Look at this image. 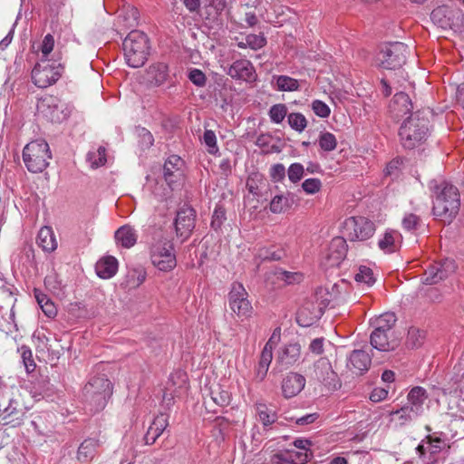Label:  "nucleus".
Returning a JSON list of instances; mask_svg holds the SVG:
<instances>
[{
	"instance_id": "nucleus-61",
	"label": "nucleus",
	"mask_w": 464,
	"mask_h": 464,
	"mask_svg": "<svg viewBox=\"0 0 464 464\" xmlns=\"http://www.w3.org/2000/svg\"><path fill=\"white\" fill-rule=\"evenodd\" d=\"M22 359L27 372H31L35 368V363L32 358V352L29 349H23Z\"/></svg>"
},
{
	"instance_id": "nucleus-24",
	"label": "nucleus",
	"mask_w": 464,
	"mask_h": 464,
	"mask_svg": "<svg viewBox=\"0 0 464 464\" xmlns=\"http://www.w3.org/2000/svg\"><path fill=\"white\" fill-rule=\"evenodd\" d=\"M413 106L409 95L405 92H397L391 103L390 111L393 114L394 118H401L412 110Z\"/></svg>"
},
{
	"instance_id": "nucleus-57",
	"label": "nucleus",
	"mask_w": 464,
	"mask_h": 464,
	"mask_svg": "<svg viewBox=\"0 0 464 464\" xmlns=\"http://www.w3.org/2000/svg\"><path fill=\"white\" fill-rule=\"evenodd\" d=\"M54 46V39L53 36L50 34H46L41 44V53L43 55L42 59H47L48 55L53 50Z\"/></svg>"
},
{
	"instance_id": "nucleus-59",
	"label": "nucleus",
	"mask_w": 464,
	"mask_h": 464,
	"mask_svg": "<svg viewBox=\"0 0 464 464\" xmlns=\"http://www.w3.org/2000/svg\"><path fill=\"white\" fill-rule=\"evenodd\" d=\"M324 337L313 339L308 346L309 352L315 355L322 354L324 353Z\"/></svg>"
},
{
	"instance_id": "nucleus-53",
	"label": "nucleus",
	"mask_w": 464,
	"mask_h": 464,
	"mask_svg": "<svg viewBox=\"0 0 464 464\" xmlns=\"http://www.w3.org/2000/svg\"><path fill=\"white\" fill-rule=\"evenodd\" d=\"M304 172V166L300 163H293L288 168L287 175L288 179L293 182L296 183L303 178Z\"/></svg>"
},
{
	"instance_id": "nucleus-21",
	"label": "nucleus",
	"mask_w": 464,
	"mask_h": 464,
	"mask_svg": "<svg viewBox=\"0 0 464 464\" xmlns=\"http://www.w3.org/2000/svg\"><path fill=\"white\" fill-rule=\"evenodd\" d=\"M347 253V244L343 237H337L332 239L326 259L330 266H337L344 259Z\"/></svg>"
},
{
	"instance_id": "nucleus-13",
	"label": "nucleus",
	"mask_w": 464,
	"mask_h": 464,
	"mask_svg": "<svg viewBox=\"0 0 464 464\" xmlns=\"http://www.w3.org/2000/svg\"><path fill=\"white\" fill-rule=\"evenodd\" d=\"M312 377L329 390H336L340 387L338 376L326 357H321L314 363Z\"/></svg>"
},
{
	"instance_id": "nucleus-33",
	"label": "nucleus",
	"mask_w": 464,
	"mask_h": 464,
	"mask_svg": "<svg viewBox=\"0 0 464 464\" xmlns=\"http://www.w3.org/2000/svg\"><path fill=\"white\" fill-rule=\"evenodd\" d=\"M273 359V349L270 344H265L259 358L258 364L256 368V379L262 382L267 373L270 363Z\"/></svg>"
},
{
	"instance_id": "nucleus-37",
	"label": "nucleus",
	"mask_w": 464,
	"mask_h": 464,
	"mask_svg": "<svg viewBox=\"0 0 464 464\" xmlns=\"http://www.w3.org/2000/svg\"><path fill=\"white\" fill-rule=\"evenodd\" d=\"M139 11L131 5L123 6L118 14V23L126 28H131L138 25Z\"/></svg>"
},
{
	"instance_id": "nucleus-11",
	"label": "nucleus",
	"mask_w": 464,
	"mask_h": 464,
	"mask_svg": "<svg viewBox=\"0 0 464 464\" xmlns=\"http://www.w3.org/2000/svg\"><path fill=\"white\" fill-rule=\"evenodd\" d=\"M64 106L57 97L45 95L38 100L37 111L49 121L61 122L68 117Z\"/></svg>"
},
{
	"instance_id": "nucleus-9",
	"label": "nucleus",
	"mask_w": 464,
	"mask_h": 464,
	"mask_svg": "<svg viewBox=\"0 0 464 464\" xmlns=\"http://www.w3.org/2000/svg\"><path fill=\"white\" fill-rule=\"evenodd\" d=\"M150 259L154 266L160 271H169L176 266L173 244L169 240H158L150 247Z\"/></svg>"
},
{
	"instance_id": "nucleus-34",
	"label": "nucleus",
	"mask_w": 464,
	"mask_h": 464,
	"mask_svg": "<svg viewBox=\"0 0 464 464\" xmlns=\"http://www.w3.org/2000/svg\"><path fill=\"white\" fill-rule=\"evenodd\" d=\"M397 319L393 313H385L371 320L372 332H395L393 326Z\"/></svg>"
},
{
	"instance_id": "nucleus-12",
	"label": "nucleus",
	"mask_w": 464,
	"mask_h": 464,
	"mask_svg": "<svg viewBox=\"0 0 464 464\" xmlns=\"http://www.w3.org/2000/svg\"><path fill=\"white\" fill-rule=\"evenodd\" d=\"M247 297L248 294L244 285L241 283H233L228 293V304L231 311L238 316H249L252 313V305Z\"/></svg>"
},
{
	"instance_id": "nucleus-31",
	"label": "nucleus",
	"mask_w": 464,
	"mask_h": 464,
	"mask_svg": "<svg viewBox=\"0 0 464 464\" xmlns=\"http://www.w3.org/2000/svg\"><path fill=\"white\" fill-rule=\"evenodd\" d=\"M95 270L99 277L109 279L116 274L118 270V261L113 256L103 257L97 262Z\"/></svg>"
},
{
	"instance_id": "nucleus-41",
	"label": "nucleus",
	"mask_w": 464,
	"mask_h": 464,
	"mask_svg": "<svg viewBox=\"0 0 464 464\" xmlns=\"http://www.w3.org/2000/svg\"><path fill=\"white\" fill-rule=\"evenodd\" d=\"M425 340V332L415 327L408 331L406 345L410 348H418L422 345Z\"/></svg>"
},
{
	"instance_id": "nucleus-20",
	"label": "nucleus",
	"mask_w": 464,
	"mask_h": 464,
	"mask_svg": "<svg viewBox=\"0 0 464 464\" xmlns=\"http://www.w3.org/2000/svg\"><path fill=\"white\" fill-rule=\"evenodd\" d=\"M305 386V378L297 372H289L282 381V392L285 398H293Z\"/></svg>"
},
{
	"instance_id": "nucleus-56",
	"label": "nucleus",
	"mask_w": 464,
	"mask_h": 464,
	"mask_svg": "<svg viewBox=\"0 0 464 464\" xmlns=\"http://www.w3.org/2000/svg\"><path fill=\"white\" fill-rule=\"evenodd\" d=\"M312 109L321 118L328 117L331 112L329 106L320 100H315L312 102Z\"/></svg>"
},
{
	"instance_id": "nucleus-45",
	"label": "nucleus",
	"mask_w": 464,
	"mask_h": 464,
	"mask_svg": "<svg viewBox=\"0 0 464 464\" xmlns=\"http://www.w3.org/2000/svg\"><path fill=\"white\" fill-rule=\"evenodd\" d=\"M287 121L290 127L298 132H302L307 125L305 117L298 112L290 113L287 116Z\"/></svg>"
},
{
	"instance_id": "nucleus-3",
	"label": "nucleus",
	"mask_w": 464,
	"mask_h": 464,
	"mask_svg": "<svg viewBox=\"0 0 464 464\" xmlns=\"http://www.w3.org/2000/svg\"><path fill=\"white\" fill-rule=\"evenodd\" d=\"M122 49L127 64L140 68L148 59L149 39L143 32L133 30L124 39Z\"/></svg>"
},
{
	"instance_id": "nucleus-42",
	"label": "nucleus",
	"mask_w": 464,
	"mask_h": 464,
	"mask_svg": "<svg viewBox=\"0 0 464 464\" xmlns=\"http://www.w3.org/2000/svg\"><path fill=\"white\" fill-rule=\"evenodd\" d=\"M210 398L214 403L220 407L227 406L231 401L230 393L219 386L211 390Z\"/></svg>"
},
{
	"instance_id": "nucleus-4",
	"label": "nucleus",
	"mask_w": 464,
	"mask_h": 464,
	"mask_svg": "<svg viewBox=\"0 0 464 464\" xmlns=\"http://www.w3.org/2000/svg\"><path fill=\"white\" fill-rule=\"evenodd\" d=\"M52 154L48 143L44 140H35L28 144L23 150V160L32 173H41L49 165Z\"/></svg>"
},
{
	"instance_id": "nucleus-44",
	"label": "nucleus",
	"mask_w": 464,
	"mask_h": 464,
	"mask_svg": "<svg viewBox=\"0 0 464 464\" xmlns=\"http://www.w3.org/2000/svg\"><path fill=\"white\" fill-rule=\"evenodd\" d=\"M320 148L326 152L333 151L337 146V140L331 132H322L318 139Z\"/></svg>"
},
{
	"instance_id": "nucleus-46",
	"label": "nucleus",
	"mask_w": 464,
	"mask_h": 464,
	"mask_svg": "<svg viewBox=\"0 0 464 464\" xmlns=\"http://www.w3.org/2000/svg\"><path fill=\"white\" fill-rule=\"evenodd\" d=\"M424 441L428 443L427 449L430 454H437L447 446L446 440L431 435H428Z\"/></svg>"
},
{
	"instance_id": "nucleus-22",
	"label": "nucleus",
	"mask_w": 464,
	"mask_h": 464,
	"mask_svg": "<svg viewBox=\"0 0 464 464\" xmlns=\"http://www.w3.org/2000/svg\"><path fill=\"white\" fill-rule=\"evenodd\" d=\"M301 357V345L298 343H292L285 345L278 352L276 361L285 368L295 364Z\"/></svg>"
},
{
	"instance_id": "nucleus-7",
	"label": "nucleus",
	"mask_w": 464,
	"mask_h": 464,
	"mask_svg": "<svg viewBox=\"0 0 464 464\" xmlns=\"http://www.w3.org/2000/svg\"><path fill=\"white\" fill-rule=\"evenodd\" d=\"M409 53L410 49L405 44L395 42L382 47L377 59L383 69L396 70L406 63Z\"/></svg>"
},
{
	"instance_id": "nucleus-35",
	"label": "nucleus",
	"mask_w": 464,
	"mask_h": 464,
	"mask_svg": "<svg viewBox=\"0 0 464 464\" xmlns=\"http://www.w3.org/2000/svg\"><path fill=\"white\" fill-rule=\"evenodd\" d=\"M256 413L265 430H268L277 420L276 411L265 403L256 405Z\"/></svg>"
},
{
	"instance_id": "nucleus-58",
	"label": "nucleus",
	"mask_w": 464,
	"mask_h": 464,
	"mask_svg": "<svg viewBox=\"0 0 464 464\" xmlns=\"http://www.w3.org/2000/svg\"><path fill=\"white\" fill-rule=\"evenodd\" d=\"M322 183L318 179H305L302 188L307 194H314L321 188Z\"/></svg>"
},
{
	"instance_id": "nucleus-16",
	"label": "nucleus",
	"mask_w": 464,
	"mask_h": 464,
	"mask_svg": "<svg viewBox=\"0 0 464 464\" xmlns=\"http://www.w3.org/2000/svg\"><path fill=\"white\" fill-rule=\"evenodd\" d=\"M370 343L380 352H392L400 346L401 336L396 332H372Z\"/></svg>"
},
{
	"instance_id": "nucleus-28",
	"label": "nucleus",
	"mask_w": 464,
	"mask_h": 464,
	"mask_svg": "<svg viewBox=\"0 0 464 464\" xmlns=\"http://www.w3.org/2000/svg\"><path fill=\"white\" fill-rule=\"evenodd\" d=\"M103 442L93 438L84 440L78 448L77 459L81 462L90 461L95 456L97 449Z\"/></svg>"
},
{
	"instance_id": "nucleus-52",
	"label": "nucleus",
	"mask_w": 464,
	"mask_h": 464,
	"mask_svg": "<svg viewBox=\"0 0 464 464\" xmlns=\"http://www.w3.org/2000/svg\"><path fill=\"white\" fill-rule=\"evenodd\" d=\"M188 77L190 80V82L198 87H203L206 85L207 77L205 73L199 69H190Z\"/></svg>"
},
{
	"instance_id": "nucleus-60",
	"label": "nucleus",
	"mask_w": 464,
	"mask_h": 464,
	"mask_svg": "<svg viewBox=\"0 0 464 464\" xmlns=\"http://www.w3.org/2000/svg\"><path fill=\"white\" fill-rule=\"evenodd\" d=\"M318 417V413H311L302 417H291L290 420H294L299 426H305L314 422Z\"/></svg>"
},
{
	"instance_id": "nucleus-47",
	"label": "nucleus",
	"mask_w": 464,
	"mask_h": 464,
	"mask_svg": "<svg viewBox=\"0 0 464 464\" xmlns=\"http://www.w3.org/2000/svg\"><path fill=\"white\" fill-rule=\"evenodd\" d=\"M287 114V108L285 104L279 103L273 105L269 110V116L273 122L280 123Z\"/></svg>"
},
{
	"instance_id": "nucleus-63",
	"label": "nucleus",
	"mask_w": 464,
	"mask_h": 464,
	"mask_svg": "<svg viewBox=\"0 0 464 464\" xmlns=\"http://www.w3.org/2000/svg\"><path fill=\"white\" fill-rule=\"evenodd\" d=\"M130 277L135 279V281L132 283L129 281L128 287L129 288H136L144 282L145 274L142 272H138V271L134 270V271H131L129 273V278H130Z\"/></svg>"
},
{
	"instance_id": "nucleus-17",
	"label": "nucleus",
	"mask_w": 464,
	"mask_h": 464,
	"mask_svg": "<svg viewBox=\"0 0 464 464\" xmlns=\"http://www.w3.org/2000/svg\"><path fill=\"white\" fill-rule=\"evenodd\" d=\"M183 160L179 156L171 155L164 163L163 177L168 185L173 189L179 184L183 177Z\"/></svg>"
},
{
	"instance_id": "nucleus-23",
	"label": "nucleus",
	"mask_w": 464,
	"mask_h": 464,
	"mask_svg": "<svg viewBox=\"0 0 464 464\" xmlns=\"http://www.w3.org/2000/svg\"><path fill=\"white\" fill-rule=\"evenodd\" d=\"M372 362L370 355L362 350H354L349 356L347 366L356 374L368 371Z\"/></svg>"
},
{
	"instance_id": "nucleus-14",
	"label": "nucleus",
	"mask_w": 464,
	"mask_h": 464,
	"mask_svg": "<svg viewBox=\"0 0 464 464\" xmlns=\"http://www.w3.org/2000/svg\"><path fill=\"white\" fill-rule=\"evenodd\" d=\"M196 212L188 206H183L178 212L174 221L177 237L181 242L187 240L195 228Z\"/></svg>"
},
{
	"instance_id": "nucleus-39",
	"label": "nucleus",
	"mask_w": 464,
	"mask_h": 464,
	"mask_svg": "<svg viewBox=\"0 0 464 464\" xmlns=\"http://www.w3.org/2000/svg\"><path fill=\"white\" fill-rule=\"evenodd\" d=\"M427 398L428 394L426 390L420 386H416L413 387L408 393V404L423 413V404Z\"/></svg>"
},
{
	"instance_id": "nucleus-15",
	"label": "nucleus",
	"mask_w": 464,
	"mask_h": 464,
	"mask_svg": "<svg viewBox=\"0 0 464 464\" xmlns=\"http://www.w3.org/2000/svg\"><path fill=\"white\" fill-rule=\"evenodd\" d=\"M456 269L454 260L446 258L430 265L422 277L423 283L435 285L449 277Z\"/></svg>"
},
{
	"instance_id": "nucleus-40",
	"label": "nucleus",
	"mask_w": 464,
	"mask_h": 464,
	"mask_svg": "<svg viewBox=\"0 0 464 464\" xmlns=\"http://www.w3.org/2000/svg\"><path fill=\"white\" fill-rule=\"evenodd\" d=\"M354 280L362 287V290L370 288L376 281L372 270L365 266L359 267L358 272L354 275Z\"/></svg>"
},
{
	"instance_id": "nucleus-64",
	"label": "nucleus",
	"mask_w": 464,
	"mask_h": 464,
	"mask_svg": "<svg viewBox=\"0 0 464 464\" xmlns=\"http://www.w3.org/2000/svg\"><path fill=\"white\" fill-rule=\"evenodd\" d=\"M271 177L275 180H282L285 176V168L283 164H276L271 168Z\"/></svg>"
},
{
	"instance_id": "nucleus-19",
	"label": "nucleus",
	"mask_w": 464,
	"mask_h": 464,
	"mask_svg": "<svg viewBox=\"0 0 464 464\" xmlns=\"http://www.w3.org/2000/svg\"><path fill=\"white\" fill-rule=\"evenodd\" d=\"M227 74L237 80L246 82H254L256 74L253 64L246 59L234 62L227 70Z\"/></svg>"
},
{
	"instance_id": "nucleus-54",
	"label": "nucleus",
	"mask_w": 464,
	"mask_h": 464,
	"mask_svg": "<svg viewBox=\"0 0 464 464\" xmlns=\"http://www.w3.org/2000/svg\"><path fill=\"white\" fill-rule=\"evenodd\" d=\"M105 151V148L100 147L97 152L88 154V159L92 167L98 168L106 162Z\"/></svg>"
},
{
	"instance_id": "nucleus-50",
	"label": "nucleus",
	"mask_w": 464,
	"mask_h": 464,
	"mask_svg": "<svg viewBox=\"0 0 464 464\" xmlns=\"http://www.w3.org/2000/svg\"><path fill=\"white\" fill-rule=\"evenodd\" d=\"M201 4L206 7L211 9L208 15H216L222 12L226 6V0H200Z\"/></svg>"
},
{
	"instance_id": "nucleus-18",
	"label": "nucleus",
	"mask_w": 464,
	"mask_h": 464,
	"mask_svg": "<svg viewBox=\"0 0 464 464\" xmlns=\"http://www.w3.org/2000/svg\"><path fill=\"white\" fill-rule=\"evenodd\" d=\"M324 314V308L313 302H306L298 310L296 323L302 327H307L315 323Z\"/></svg>"
},
{
	"instance_id": "nucleus-49",
	"label": "nucleus",
	"mask_w": 464,
	"mask_h": 464,
	"mask_svg": "<svg viewBox=\"0 0 464 464\" xmlns=\"http://www.w3.org/2000/svg\"><path fill=\"white\" fill-rule=\"evenodd\" d=\"M256 256L261 260H279L282 258L283 253L275 250L274 247H262L258 249Z\"/></svg>"
},
{
	"instance_id": "nucleus-51",
	"label": "nucleus",
	"mask_w": 464,
	"mask_h": 464,
	"mask_svg": "<svg viewBox=\"0 0 464 464\" xmlns=\"http://www.w3.org/2000/svg\"><path fill=\"white\" fill-rule=\"evenodd\" d=\"M203 140L210 154H216L218 152L217 137L213 130H206L203 135Z\"/></svg>"
},
{
	"instance_id": "nucleus-29",
	"label": "nucleus",
	"mask_w": 464,
	"mask_h": 464,
	"mask_svg": "<svg viewBox=\"0 0 464 464\" xmlns=\"http://www.w3.org/2000/svg\"><path fill=\"white\" fill-rule=\"evenodd\" d=\"M401 234L396 230H387L378 241L379 248L384 253H394L401 246Z\"/></svg>"
},
{
	"instance_id": "nucleus-26",
	"label": "nucleus",
	"mask_w": 464,
	"mask_h": 464,
	"mask_svg": "<svg viewBox=\"0 0 464 464\" xmlns=\"http://www.w3.org/2000/svg\"><path fill=\"white\" fill-rule=\"evenodd\" d=\"M169 77V68L166 63H157L151 64L146 72V80L154 86L162 85Z\"/></svg>"
},
{
	"instance_id": "nucleus-32",
	"label": "nucleus",
	"mask_w": 464,
	"mask_h": 464,
	"mask_svg": "<svg viewBox=\"0 0 464 464\" xmlns=\"http://www.w3.org/2000/svg\"><path fill=\"white\" fill-rule=\"evenodd\" d=\"M114 237L117 244L125 248H130L136 244L138 236L133 227L125 225L116 230Z\"/></svg>"
},
{
	"instance_id": "nucleus-27",
	"label": "nucleus",
	"mask_w": 464,
	"mask_h": 464,
	"mask_svg": "<svg viewBox=\"0 0 464 464\" xmlns=\"http://www.w3.org/2000/svg\"><path fill=\"white\" fill-rule=\"evenodd\" d=\"M168 424V416L166 414L161 413L158 415L149 427L147 433L144 436L145 443L152 445L162 434Z\"/></svg>"
},
{
	"instance_id": "nucleus-62",
	"label": "nucleus",
	"mask_w": 464,
	"mask_h": 464,
	"mask_svg": "<svg viewBox=\"0 0 464 464\" xmlns=\"http://www.w3.org/2000/svg\"><path fill=\"white\" fill-rule=\"evenodd\" d=\"M391 416L392 417L393 420H398L399 424L401 426H404L407 423L411 421V419H408V414L402 408H401L397 411H392Z\"/></svg>"
},
{
	"instance_id": "nucleus-10",
	"label": "nucleus",
	"mask_w": 464,
	"mask_h": 464,
	"mask_svg": "<svg viewBox=\"0 0 464 464\" xmlns=\"http://www.w3.org/2000/svg\"><path fill=\"white\" fill-rule=\"evenodd\" d=\"M374 231V224L363 217H351L343 223V233L350 241L366 240Z\"/></svg>"
},
{
	"instance_id": "nucleus-55",
	"label": "nucleus",
	"mask_w": 464,
	"mask_h": 464,
	"mask_svg": "<svg viewBox=\"0 0 464 464\" xmlns=\"http://www.w3.org/2000/svg\"><path fill=\"white\" fill-rule=\"evenodd\" d=\"M420 226V218L412 213L406 214L402 219V227L406 230H415Z\"/></svg>"
},
{
	"instance_id": "nucleus-6",
	"label": "nucleus",
	"mask_w": 464,
	"mask_h": 464,
	"mask_svg": "<svg viewBox=\"0 0 464 464\" xmlns=\"http://www.w3.org/2000/svg\"><path fill=\"white\" fill-rule=\"evenodd\" d=\"M432 23L443 30H451L456 34L464 32V14L457 7L440 5L430 14Z\"/></svg>"
},
{
	"instance_id": "nucleus-30",
	"label": "nucleus",
	"mask_w": 464,
	"mask_h": 464,
	"mask_svg": "<svg viewBox=\"0 0 464 464\" xmlns=\"http://www.w3.org/2000/svg\"><path fill=\"white\" fill-rule=\"evenodd\" d=\"M19 403L14 397L7 396L5 392L2 393V399L0 401V417L4 420H6V423L10 418L16 417L20 412L18 409Z\"/></svg>"
},
{
	"instance_id": "nucleus-1",
	"label": "nucleus",
	"mask_w": 464,
	"mask_h": 464,
	"mask_svg": "<svg viewBox=\"0 0 464 464\" xmlns=\"http://www.w3.org/2000/svg\"><path fill=\"white\" fill-rule=\"evenodd\" d=\"M428 114L429 111H418L401 124L399 135L405 149L413 150L427 140L430 132Z\"/></svg>"
},
{
	"instance_id": "nucleus-25",
	"label": "nucleus",
	"mask_w": 464,
	"mask_h": 464,
	"mask_svg": "<svg viewBox=\"0 0 464 464\" xmlns=\"http://www.w3.org/2000/svg\"><path fill=\"white\" fill-rule=\"evenodd\" d=\"M271 460L273 464H304L308 456L306 452L288 450L275 453Z\"/></svg>"
},
{
	"instance_id": "nucleus-43",
	"label": "nucleus",
	"mask_w": 464,
	"mask_h": 464,
	"mask_svg": "<svg viewBox=\"0 0 464 464\" xmlns=\"http://www.w3.org/2000/svg\"><path fill=\"white\" fill-rule=\"evenodd\" d=\"M276 85L282 92H293L299 88L298 81L286 75L277 76Z\"/></svg>"
},
{
	"instance_id": "nucleus-38",
	"label": "nucleus",
	"mask_w": 464,
	"mask_h": 464,
	"mask_svg": "<svg viewBox=\"0 0 464 464\" xmlns=\"http://www.w3.org/2000/svg\"><path fill=\"white\" fill-rule=\"evenodd\" d=\"M294 197L290 194L276 195L270 202V211L274 214H280L287 211L294 205Z\"/></svg>"
},
{
	"instance_id": "nucleus-48",
	"label": "nucleus",
	"mask_w": 464,
	"mask_h": 464,
	"mask_svg": "<svg viewBox=\"0 0 464 464\" xmlns=\"http://www.w3.org/2000/svg\"><path fill=\"white\" fill-rule=\"evenodd\" d=\"M266 44V40L262 34H247L245 36V45H248V47L252 50H258L265 46Z\"/></svg>"
},
{
	"instance_id": "nucleus-2",
	"label": "nucleus",
	"mask_w": 464,
	"mask_h": 464,
	"mask_svg": "<svg viewBox=\"0 0 464 464\" xmlns=\"http://www.w3.org/2000/svg\"><path fill=\"white\" fill-rule=\"evenodd\" d=\"M433 214L436 217L453 218L460 207L458 188L447 181L434 187Z\"/></svg>"
},
{
	"instance_id": "nucleus-5",
	"label": "nucleus",
	"mask_w": 464,
	"mask_h": 464,
	"mask_svg": "<svg viewBox=\"0 0 464 464\" xmlns=\"http://www.w3.org/2000/svg\"><path fill=\"white\" fill-rule=\"evenodd\" d=\"M111 393V383L104 375L92 377L83 388L84 398L95 411L105 407Z\"/></svg>"
},
{
	"instance_id": "nucleus-36",
	"label": "nucleus",
	"mask_w": 464,
	"mask_h": 464,
	"mask_svg": "<svg viewBox=\"0 0 464 464\" xmlns=\"http://www.w3.org/2000/svg\"><path fill=\"white\" fill-rule=\"evenodd\" d=\"M38 246L46 252H52L57 247V242L50 227H44L37 236Z\"/></svg>"
},
{
	"instance_id": "nucleus-8",
	"label": "nucleus",
	"mask_w": 464,
	"mask_h": 464,
	"mask_svg": "<svg viewBox=\"0 0 464 464\" xmlns=\"http://www.w3.org/2000/svg\"><path fill=\"white\" fill-rule=\"evenodd\" d=\"M63 67L56 62L41 59L32 71L33 82L39 88H46L55 83L61 77Z\"/></svg>"
}]
</instances>
